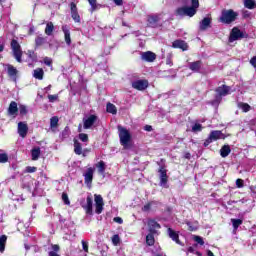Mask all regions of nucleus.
Wrapping results in <instances>:
<instances>
[{
    "instance_id": "f257e3e1",
    "label": "nucleus",
    "mask_w": 256,
    "mask_h": 256,
    "mask_svg": "<svg viewBox=\"0 0 256 256\" xmlns=\"http://www.w3.org/2000/svg\"><path fill=\"white\" fill-rule=\"evenodd\" d=\"M184 6L175 10L176 17H195L199 7V0H179Z\"/></svg>"
},
{
    "instance_id": "f03ea898",
    "label": "nucleus",
    "mask_w": 256,
    "mask_h": 256,
    "mask_svg": "<svg viewBox=\"0 0 256 256\" xmlns=\"http://www.w3.org/2000/svg\"><path fill=\"white\" fill-rule=\"evenodd\" d=\"M237 17H239V12H235L233 9H224L221 12L219 21L224 25H231V23H235V21H237Z\"/></svg>"
},
{
    "instance_id": "7ed1b4c3",
    "label": "nucleus",
    "mask_w": 256,
    "mask_h": 256,
    "mask_svg": "<svg viewBox=\"0 0 256 256\" xmlns=\"http://www.w3.org/2000/svg\"><path fill=\"white\" fill-rule=\"evenodd\" d=\"M120 145L123 149H129L131 147V132L123 126H118Z\"/></svg>"
},
{
    "instance_id": "20e7f679",
    "label": "nucleus",
    "mask_w": 256,
    "mask_h": 256,
    "mask_svg": "<svg viewBox=\"0 0 256 256\" xmlns=\"http://www.w3.org/2000/svg\"><path fill=\"white\" fill-rule=\"evenodd\" d=\"M12 50V55L16 59L17 63H23V50L21 49V44L16 39H12L10 43Z\"/></svg>"
},
{
    "instance_id": "39448f33",
    "label": "nucleus",
    "mask_w": 256,
    "mask_h": 256,
    "mask_svg": "<svg viewBox=\"0 0 256 256\" xmlns=\"http://www.w3.org/2000/svg\"><path fill=\"white\" fill-rule=\"evenodd\" d=\"M227 136L223 134L221 130H212L208 138L204 141V147H209L213 141H219V139H226Z\"/></svg>"
},
{
    "instance_id": "423d86ee",
    "label": "nucleus",
    "mask_w": 256,
    "mask_h": 256,
    "mask_svg": "<svg viewBox=\"0 0 256 256\" xmlns=\"http://www.w3.org/2000/svg\"><path fill=\"white\" fill-rule=\"evenodd\" d=\"M249 34L244 33L238 27L232 28L230 35H229V43H233L234 41H239V39H247Z\"/></svg>"
},
{
    "instance_id": "0eeeda50",
    "label": "nucleus",
    "mask_w": 256,
    "mask_h": 256,
    "mask_svg": "<svg viewBox=\"0 0 256 256\" xmlns=\"http://www.w3.org/2000/svg\"><path fill=\"white\" fill-rule=\"evenodd\" d=\"M148 27L152 29H157V27H161V15L159 14H151L147 16Z\"/></svg>"
},
{
    "instance_id": "6e6552de",
    "label": "nucleus",
    "mask_w": 256,
    "mask_h": 256,
    "mask_svg": "<svg viewBox=\"0 0 256 256\" xmlns=\"http://www.w3.org/2000/svg\"><path fill=\"white\" fill-rule=\"evenodd\" d=\"M94 201H95V213L96 215H101L103 213V207H105L103 196L95 194Z\"/></svg>"
},
{
    "instance_id": "1a4fd4ad",
    "label": "nucleus",
    "mask_w": 256,
    "mask_h": 256,
    "mask_svg": "<svg viewBox=\"0 0 256 256\" xmlns=\"http://www.w3.org/2000/svg\"><path fill=\"white\" fill-rule=\"evenodd\" d=\"M217 95L215 96L216 101H221V97H226L229 95V91H231V87L223 84L215 89Z\"/></svg>"
},
{
    "instance_id": "9d476101",
    "label": "nucleus",
    "mask_w": 256,
    "mask_h": 256,
    "mask_svg": "<svg viewBox=\"0 0 256 256\" xmlns=\"http://www.w3.org/2000/svg\"><path fill=\"white\" fill-rule=\"evenodd\" d=\"M133 89H136V91H145L147 87H149V81L145 79L136 80L132 82Z\"/></svg>"
},
{
    "instance_id": "9b49d317",
    "label": "nucleus",
    "mask_w": 256,
    "mask_h": 256,
    "mask_svg": "<svg viewBox=\"0 0 256 256\" xmlns=\"http://www.w3.org/2000/svg\"><path fill=\"white\" fill-rule=\"evenodd\" d=\"M70 13L73 21H75L76 23H81V16L79 15V10L75 2L70 3Z\"/></svg>"
},
{
    "instance_id": "f8f14e48",
    "label": "nucleus",
    "mask_w": 256,
    "mask_h": 256,
    "mask_svg": "<svg viewBox=\"0 0 256 256\" xmlns=\"http://www.w3.org/2000/svg\"><path fill=\"white\" fill-rule=\"evenodd\" d=\"M93 173H95V169L90 167L86 170V173L84 174V183L89 188H91V185H93Z\"/></svg>"
},
{
    "instance_id": "ddd939ff",
    "label": "nucleus",
    "mask_w": 256,
    "mask_h": 256,
    "mask_svg": "<svg viewBox=\"0 0 256 256\" xmlns=\"http://www.w3.org/2000/svg\"><path fill=\"white\" fill-rule=\"evenodd\" d=\"M142 61H146L147 63H153L155 59H157V54L152 51H146L141 54Z\"/></svg>"
},
{
    "instance_id": "4468645a",
    "label": "nucleus",
    "mask_w": 256,
    "mask_h": 256,
    "mask_svg": "<svg viewBox=\"0 0 256 256\" xmlns=\"http://www.w3.org/2000/svg\"><path fill=\"white\" fill-rule=\"evenodd\" d=\"M97 119V115L91 114L87 119H84L83 128L91 129L92 125H95V123H97Z\"/></svg>"
},
{
    "instance_id": "2eb2a0df",
    "label": "nucleus",
    "mask_w": 256,
    "mask_h": 256,
    "mask_svg": "<svg viewBox=\"0 0 256 256\" xmlns=\"http://www.w3.org/2000/svg\"><path fill=\"white\" fill-rule=\"evenodd\" d=\"M172 47L173 49H181L182 51H187L189 49V44H187L185 40L178 39L172 43Z\"/></svg>"
},
{
    "instance_id": "dca6fc26",
    "label": "nucleus",
    "mask_w": 256,
    "mask_h": 256,
    "mask_svg": "<svg viewBox=\"0 0 256 256\" xmlns=\"http://www.w3.org/2000/svg\"><path fill=\"white\" fill-rule=\"evenodd\" d=\"M82 208L86 211V215H93V198L87 196L86 205H82Z\"/></svg>"
},
{
    "instance_id": "f3484780",
    "label": "nucleus",
    "mask_w": 256,
    "mask_h": 256,
    "mask_svg": "<svg viewBox=\"0 0 256 256\" xmlns=\"http://www.w3.org/2000/svg\"><path fill=\"white\" fill-rule=\"evenodd\" d=\"M29 132V126L25 122H19L18 123V134L22 139H25L27 137V133Z\"/></svg>"
},
{
    "instance_id": "a211bd4d",
    "label": "nucleus",
    "mask_w": 256,
    "mask_h": 256,
    "mask_svg": "<svg viewBox=\"0 0 256 256\" xmlns=\"http://www.w3.org/2000/svg\"><path fill=\"white\" fill-rule=\"evenodd\" d=\"M201 67H203V61H201V60H197V61L189 63V69L193 73H200Z\"/></svg>"
},
{
    "instance_id": "6ab92c4d",
    "label": "nucleus",
    "mask_w": 256,
    "mask_h": 256,
    "mask_svg": "<svg viewBox=\"0 0 256 256\" xmlns=\"http://www.w3.org/2000/svg\"><path fill=\"white\" fill-rule=\"evenodd\" d=\"M149 233H157V229H161V224H159L155 219L148 220Z\"/></svg>"
},
{
    "instance_id": "aec40b11",
    "label": "nucleus",
    "mask_w": 256,
    "mask_h": 256,
    "mask_svg": "<svg viewBox=\"0 0 256 256\" xmlns=\"http://www.w3.org/2000/svg\"><path fill=\"white\" fill-rule=\"evenodd\" d=\"M62 31L64 33V41L66 45L71 46V30L67 25L62 26Z\"/></svg>"
},
{
    "instance_id": "412c9836",
    "label": "nucleus",
    "mask_w": 256,
    "mask_h": 256,
    "mask_svg": "<svg viewBox=\"0 0 256 256\" xmlns=\"http://www.w3.org/2000/svg\"><path fill=\"white\" fill-rule=\"evenodd\" d=\"M167 233L172 241L177 243V245H181V240H179V232L173 230L172 228H168Z\"/></svg>"
},
{
    "instance_id": "4be33fe9",
    "label": "nucleus",
    "mask_w": 256,
    "mask_h": 256,
    "mask_svg": "<svg viewBox=\"0 0 256 256\" xmlns=\"http://www.w3.org/2000/svg\"><path fill=\"white\" fill-rule=\"evenodd\" d=\"M158 172L160 173L161 185H166L167 181H169V176H167V170L165 169V167L160 166Z\"/></svg>"
},
{
    "instance_id": "5701e85b",
    "label": "nucleus",
    "mask_w": 256,
    "mask_h": 256,
    "mask_svg": "<svg viewBox=\"0 0 256 256\" xmlns=\"http://www.w3.org/2000/svg\"><path fill=\"white\" fill-rule=\"evenodd\" d=\"M19 113V107H17V102L11 101L8 107V115L17 116Z\"/></svg>"
},
{
    "instance_id": "b1692460",
    "label": "nucleus",
    "mask_w": 256,
    "mask_h": 256,
    "mask_svg": "<svg viewBox=\"0 0 256 256\" xmlns=\"http://www.w3.org/2000/svg\"><path fill=\"white\" fill-rule=\"evenodd\" d=\"M7 73L8 76H10L14 81H17V75L19 73V71L17 70V68H15L13 65L8 64L7 67Z\"/></svg>"
},
{
    "instance_id": "393cba45",
    "label": "nucleus",
    "mask_w": 256,
    "mask_h": 256,
    "mask_svg": "<svg viewBox=\"0 0 256 256\" xmlns=\"http://www.w3.org/2000/svg\"><path fill=\"white\" fill-rule=\"evenodd\" d=\"M45 43H47V38L43 37L41 35H38L35 38V49H39V47H43V45H45Z\"/></svg>"
},
{
    "instance_id": "a878e982",
    "label": "nucleus",
    "mask_w": 256,
    "mask_h": 256,
    "mask_svg": "<svg viewBox=\"0 0 256 256\" xmlns=\"http://www.w3.org/2000/svg\"><path fill=\"white\" fill-rule=\"evenodd\" d=\"M74 153L75 155L83 154V145L77 139H74Z\"/></svg>"
},
{
    "instance_id": "bb28decb",
    "label": "nucleus",
    "mask_w": 256,
    "mask_h": 256,
    "mask_svg": "<svg viewBox=\"0 0 256 256\" xmlns=\"http://www.w3.org/2000/svg\"><path fill=\"white\" fill-rule=\"evenodd\" d=\"M45 75V71H43V68H36L33 73V77L35 79H38L39 81H43V77Z\"/></svg>"
},
{
    "instance_id": "cd10ccee",
    "label": "nucleus",
    "mask_w": 256,
    "mask_h": 256,
    "mask_svg": "<svg viewBox=\"0 0 256 256\" xmlns=\"http://www.w3.org/2000/svg\"><path fill=\"white\" fill-rule=\"evenodd\" d=\"M211 27V18L205 17L200 23V29L201 31H205V29Z\"/></svg>"
},
{
    "instance_id": "c85d7f7f",
    "label": "nucleus",
    "mask_w": 256,
    "mask_h": 256,
    "mask_svg": "<svg viewBox=\"0 0 256 256\" xmlns=\"http://www.w3.org/2000/svg\"><path fill=\"white\" fill-rule=\"evenodd\" d=\"M231 153V146L229 145H224L220 149V155L225 159V157H229V154Z\"/></svg>"
},
{
    "instance_id": "c756f323",
    "label": "nucleus",
    "mask_w": 256,
    "mask_h": 256,
    "mask_svg": "<svg viewBox=\"0 0 256 256\" xmlns=\"http://www.w3.org/2000/svg\"><path fill=\"white\" fill-rule=\"evenodd\" d=\"M32 161H37L41 157V148L36 147L31 150Z\"/></svg>"
},
{
    "instance_id": "7c9ffc66",
    "label": "nucleus",
    "mask_w": 256,
    "mask_h": 256,
    "mask_svg": "<svg viewBox=\"0 0 256 256\" xmlns=\"http://www.w3.org/2000/svg\"><path fill=\"white\" fill-rule=\"evenodd\" d=\"M157 233H151L149 232V234L146 236V244L148 245V247H153V245H155V235Z\"/></svg>"
},
{
    "instance_id": "2f4dec72",
    "label": "nucleus",
    "mask_w": 256,
    "mask_h": 256,
    "mask_svg": "<svg viewBox=\"0 0 256 256\" xmlns=\"http://www.w3.org/2000/svg\"><path fill=\"white\" fill-rule=\"evenodd\" d=\"M107 113H111L112 115H117V106L115 104L108 102L106 105Z\"/></svg>"
},
{
    "instance_id": "473e14b6",
    "label": "nucleus",
    "mask_w": 256,
    "mask_h": 256,
    "mask_svg": "<svg viewBox=\"0 0 256 256\" xmlns=\"http://www.w3.org/2000/svg\"><path fill=\"white\" fill-rule=\"evenodd\" d=\"M53 31H55V25H53V22H48L46 24L45 34L51 36L53 35Z\"/></svg>"
},
{
    "instance_id": "72a5a7b5",
    "label": "nucleus",
    "mask_w": 256,
    "mask_h": 256,
    "mask_svg": "<svg viewBox=\"0 0 256 256\" xmlns=\"http://www.w3.org/2000/svg\"><path fill=\"white\" fill-rule=\"evenodd\" d=\"M238 107L243 111V113H249V111H251V105L245 102H240Z\"/></svg>"
},
{
    "instance_id": "f704fd0d",
    "label": "nucleus",
    "mask_w": 256,
    "mask_h": 256,
    "mask_svg": "<svg viewBox=\"0 0 256 256\" xmlns=\"http://www.w3.org/2000/svg\"><path fill=\"white\" fill-rule=\"evenodd\" d=\"M59 127V117L54 116L50 118V129H57Z\"/></svg>"
},
{
    "instance_id": "c9c22d12",
    "label": "nucleus",
    "mask_w": 256,
    "mask_h": 256,
    "mask_svg": "<svg viewBox=\"0 0 256 256\" xmlns=\"http://www.w3.org/2000/svg\"><path fill=\"white\" fill-rule=\"evenodd\" d=\"M7 244V236L2 235L0 236V253L5 251V245Z\"/></svg>"
},
{
    "instance_id": "e433bc0d",
    "label": "nucleus",
    "mask_w": 256,
    "mask_h": 256,
    "mask_svg": "<svg viewBox=\"0 0 256 256\" xmlns=\"http://www.w3.org/2000/svg\"><path fill=\"white\" fill-rule=\"evenodd\" d=\"M244 7H246V9H256L255 0H244Z\"/></svg>"
},
{
    "instance_id": "4c0bfd02",
    "label": "nucleus",
    "mask_w": 256,
    "mask_h": 256,
    "mask_svg": "<svg viewBox=\"0 0 256 256\" xmlns=\"http://www.w3.org/2000/svg\"><path fill=\"white\" fill-rule=\"evenodd\" d=\"M231 223L233 225V229H239V226L243 225V220L242 219L232 218L231 219Z\"/></svg>"
},
{
    "instance_id": "58836bf2",
    "label": "nucleus",
    "mask_w": 256,
    "mask_h": 256,
    "mask_svg": "<svg viewBox=\"0 0 256 256\" xmlns=\"http://www.w3.org/2000/svg\"><path fill=\"white\" fill-rule=\"evenodd\" d=\"M89 5L91 6L90 8V13H94V11L96 9H98V5H97V0H87Z\"/></svg>"
},
{
    "instance_id": "ea45409f",
    "label": "nucleus",
    "mask_w": 256,
    "mask_h": 256,
    "mask_svg": "<svg viewBox=\"0 0 256 256\" xmlns=\"http://www.w3.org/2000/svg\"><path fill=\"white\" fill-rule=\"evenodd\" d=\"M200 131H203V125H201L200 123H196L192 126L193 133H199Z\"/></svg>"
},
{
    "instance_id": "a19ab883",
    "label": "nucleus",
    "mask_w": 256,
    "mask_h": 256,
    "mask_svg": "<svg viewBox=\"0 0 256 256\" xmlns=\"http://www.w3.org/2000/svg\"><path fill=\"white\" fill-rule=\"evenodd\" d=\"M78 139H80V141H82V143H88L89 142V135H87L86 133H80L78 135Z\"/></svg>"
},
{
    "instance_id": "79ce46f5",
    "label": "nucleus",
    "mask_w": 256,
    "mask_h": 256,
    "mask_svg": "<svg viewBox=\"0 0 256 256\" xmlns=\"http://www.w3.org/2000/svg\"><path fill=\"white\" fill-rule=\"evenodd\" d=\"M166 65L173 67V53H168L166 56Z\"/></svg>"
},
{
    "instance_id": "37998d69",
    "label": "nucleus",
    "mask_w": 256,
    "mask_h": 256,
    "mask_svg": "<svg viewBox=\"0 0 256 256\" xmlns=\"http://www.w3.org/2000/svg\"><path fill=\"white\" fill-rule=\"evenodd\" d=\"M96 167H97L99 173H103L105 171V162L103 160H101L100 162H98L96 164Z\"/></svg>"
},
{
    "instance_id": "c03bdc74",
    "label": "nucleus",
    "mask_w": 256,
    "mask_h": 256,
    "mask_svg": "<svg viewBox=\"0 0 256 256\" xmlns=\"http://www.w3.org/2000/svg\"><path fill=\"white\" fill-rule=\"evenodd\" d=\"M62 201L64 205H71V201L69 200V195H67V193L65 192L62 193Z\"/></svg>"
},
{
    "instance_id": "a18cd8bd",
    "label": "nucleus",
    "mask_w": 256,
    "mask_h": 256,
    "mask_svg": "<svg viewBox=\"0 0 256 256\" xmlns=\"http://www.w3.org/2000/svg\"><path fill=\"white\" fill-rule=\"evenodd\" d=\"M9 161V155L7 153H0V163H7Z\"/></svg>"
},
{
    "instance_id": "49530a36",
    "label": "nucleus",
    "mask_w": 256,
    "mask_h": 256,
    "mask_svg": "<svg viewBox=\"0 0 256 256\" xmlns=\"http://www.w3.org/2000/svg\"><path fill=\"white\" fill-rule=\"evenodd\" d=\"M19 113H20V115H22V117L27 115V106L26 105H20L19 106Z\"/></svg>"
},
{
    "instance_id": "de8ad7c7",
    "label": "nucleus",
    "mask_w": 256,
    "mask_h": 256,
    "mask_svg": "<svg viewBox=\"0 0 256 256\" xmlns=\"http://www.w3.org/2000/svg\"><path fill=\"white\" fill-rule=\"evenodd\" d=\"M154 202H148L146 205L142 207V211L144 213H147L148 211H151V205H153Z\"/></svg>"
},
{
    "instance_id": "09e8293b",
    "label": "nucleus",
    "mask_w": 256,
    "mask_h": 256,
    "mask_svg": "<svg viewBox=\"0 0 256 256\" xmlns=\"http://www.w3.org/2000/svg\"><path fill=\"white\" fill-rule=\"evenodd\" d=\"M120 241H121V238H119V234H115L114 236H112L113 245H119Z\"/></svg>"
},
{
    "instance_id": "8fccbe9b",
    "label": "nucleus",
    "mask_w": 256,
    "mask_h": 256,
    "mask_svg": "<svg viewBox=\"0 0 256 256\" xmlns=\"http://www.w3.org/2000/svg\"><path fill=\"white\" fill-rule=\"evenodd\" d=\"M244 186H245V181H243V179H241V178H238L236 180V187L238 189H242V187H244Z\"/></svg>"
},
{
    "instance_id": "3c124183",
    "label": "nucleus",
    "mask_w": 256,
    "mask_h": 256,
    "mask_svg": "<svg viewBox=\"0 0 256 256\" xmlns=\"http://www.w3.org/2000/svg\"><path fill=\"white\" fill-rule=\"evenodd\" d=\"M28 57L29 59H32L33 61H35V59H37V54H35V51L33 50H28Z\"/></svg>"
},
{
    "instance_id": "603ef678",
    "label": "nucleus",
    "mask_w": 256,
    "mask_h": 256,
    "mask_svg": "<svg viewBox=\"0 0 256 256\" xmlns=\"http://www.w3.org/2000/svg\"><path fill=\"white\" fill-rule=\"evenodd\" d=\"M82 249L85 251V253H89V243H87L85 240H82Z\"/></svg>"
},
{
    "instance_id": "864d4df0",
    "label": "nucleus",
    "mask_w": 256,
    "mask_h": 256,
    "mask_svg": "<svg viewBox=\"0 0 256 256\" xmlns=\"http://www.w3.org/2000/svg\"><path fill=\"white\" fill-rule=\"evenodd\" d=\"M48 99L50 103H55V101H57V99H59V95L55 94V95H48Z\"/></svg>"
},
{
    "instance_id": "5fc2aeb1",
    "label": "nucleus",
    "mask_w": 256,
    "mask_h": 256,
    "mask_svg": "<svg viewBox=\"0 0 256 256\" xmlns=\"http://www.w3.org/2000/svg\"><path fill=\"white\" fill-rule=\"evenodd\" d=\"M37 172V167L35 166H27L26 167V173H35Z\"/></svg>"
},
{
    "instance_id": "6e6d98bb",
    "label": "nucleus",
    "mask_w": 256,
    "mask_h": 256,
    "mask_svg": "<svg viewBox=\"0 0 256 256\" xmlns=\"http://www.w3.org/2000/svg\"><path fill=\"white\" fill-rule=\"evenodd\" d=\"M44 63L47 65V67H51L53 65V59H51L49 57H45Z\"/></svg>"
},
{
    "instance_id": "4d7b16f0",
    "label": "nucleus",
    "mask_w": 256,
    "mask_h": 256,
    "mask_svg": "<svg viewBox=\"0 0 256 256\" xmlns=\"http://www.w3.org/2000/svg\"><path fill=\"white\" fill-rule=\"evenodd\" d=\"M194 241L198 243L199 245H205V241H203V238L201 236H195Z\"/></svg>"
},
{
    "instance_id": "13d9d810",
    "label": "nucleus",
    "mask_w": 256,
    "mask_h": 256,
    "mask_svg": "<svg viewBox=\"0 0 256 256\" xmlns=\"http://www.w3.org/2000/svg\"><path fill=\"white\" fill-rule=\"evenodd\" d=\"M69 137V128L66 127L63 131H62V139H67Z\"/></svg>"
},
{
    "instance_id": "bf43d9fd",
    "label": "nucleus",
    "mask_w": 256,
    "mask_h": 256,
    "mask_svg": "<svg viewBox=\"0 0 256 256\" xmlns=\"http://www.w3.org/2000/svg\"><path fill=\"white\" fill-rule=\"evenodd\" d=\"M113 221L119 225H123V218L121 217H114Z\"/></svg>"
},
{
    "instance_id": "052dcab7",
    "label": "nucleus",
    "mask_w": 256,
    "mask_h": 256,
    "mask_svg": "<svg viewBox=\"0 0 256 256\" xmlns=\"http://www.w3.org/2000/svg\"><path fill=\"white\" fill-rule=\"evenodd\" d=\"M91 152V149L89 148H84L82 149V157H87V153H90Z\"/></svg>"
},
{
    "instance_id": "680f3d73",
    "label": "nucleus",
    "mask_w": 256,
    "mask_h": 256,
    "mask_svg": "<svg viewBox=\"0 0 256 256\" xmlns=\"http://www.w3.org/2000/svg\"><path fill=\"white\" fill-rule=\"evenodd\" d=\"M52 249H53L54 253H57V252H59L61 247H59V245H57V244H54V245H52Z\"/></svg>"
},
{
    "instance_id": "e2e57ef3",
    "label": "nucleus",
    "mask_w": 256,
    "mask_h": 256,
    "mask_svg": "<svg viewBox=\"0 0 256 256\" xmlns=\"http://www.w3.org/2000/svg\"><path fill=\"white\" fill-rule=\"evenodd\" d=\"M144 129H145V131L151 132V131H153V126H151V125H146V126L144 127Z\"/></svg>"
},
{
    "instance_id": "0e129e2a",
    "label": "nucleus",
    "mask_w": 256,
    "mask_h": 256,
    "mask_svg": "<svg viewBox=\"0 0 256 256\" xmlns=\"http://www.w3.org/2000/svg\"><path fill=\"white\" fill-rule=\"evenodd\" d=\"M113 2L115 3V5H118V6L123 5V0H113Z\"/></svg>"
},
{
    "instance_id": "69168bd1",
    "label": "nucleus",
    "mask_w": 256,
    "mask_h": 256,
    "mask_svg": "<svg viewBox=\"0 0 256 256\" xmlns=\"http://www.w3.org/2000/svg\"><path fill=\"white\" fill-rule=\"evenodd\" d=\"M48 256H61V255H59L57 252H55V251H50L49 253H48Z\"/></svg>"
},
{
    "instance_id": "338daca9",
    "label": "nucleus",
    "mask_w": 256,
    "mask_h": 256,
    "mask_svg": "<svg viewBox=\"0 0 256 256\" xmlns=\"http://www.w3.org/2000/svg\"><path fill=\"white\" fill-rule=\"evenodd\" d=\"M243 17H244V19H248V17H250L249 11H245L243 13Z\"/></svg>"
},
{
    "instance_id": "774afa93",
    "label": "nucleus",
    "mask_w": 256,
    "mask_h": 256,
    "mask_svg": "<svg viewBox=\"0 0 256 256\" xmlns=\"http://www.w3.org/2000/svg\"><path fill=\"white\" fill-rule=\"evenodd\" d=\"M207 255L208 256H215V254L211 250H207Z\"/></svg>"
}]
</instances>
